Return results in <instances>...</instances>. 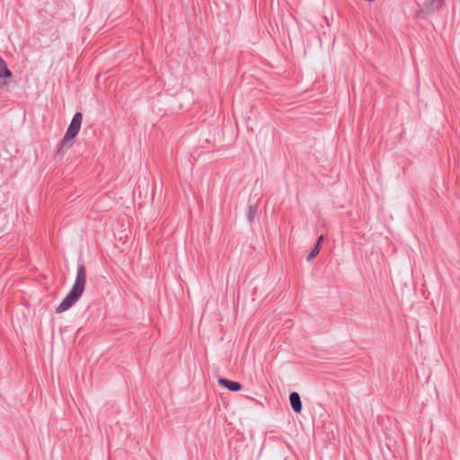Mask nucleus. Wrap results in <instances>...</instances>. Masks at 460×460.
<instances>
[{
    "label": "nucleus",
    "instance_id": "obj_1",
    "mask_svg": "<svg viewBox=\"0 0 460 460\" xmlns=\"http://www.w3.org/2000/svg\"><path fill=\"white\" fill-rule=\"evenodd\" d=\"M86 283V269L84 264L77 267L75 283L63 301L56 308V313L60 314L68 310L81 297Z\"/></svg>",
    "mask_w": 460,
    "mask_h": 460
},
{
    "label": "nucleus",
    "instance_id": "obj_3",
    "mask_svg": "<svg viewBox=\"0 0 460 460\" xmlns=\"http://www.w3.org/2000/svg\"><path fill=\"white\" fill-rule=\"evenodd\" d=\"M445 0H427L423 4L422 12L431 14L438 12L443 5Z\"/></svg>",
    "mask_w": 460,
    "mask_h": 460
},
{
    "label": "nucleus",
    "instance_id": "obj_9",
    "mask_svg": "<svg viewBox=\"0 0 460 460\" xmlns=\"http://www.w3.org/2000/svg\"><path fill=\"white\" fill-rule=\"evenodd\" d=\"M323 234H321V235L318 237V239H317V243H316V244H318V247H319V248H320V244H321V243L323 242Z\"/></svg>",
    "mask_w": 460,
    "mask_h": 460
},
{
    "label": "nucleus",
    "instance_id": "obj_7",
    "mask_svg": "<svg viewBox=\"0 0 460 460\" xmlns=\"http://www.w3.org/2000/svg\"><path fill=\"white\" fill-rule=\"evenodd\" d=\"M257 210H258L257 205H250L249 206L248 213H247V218H248L249 222L252 223L253 221L254 217L257 213Z\"/></svg>",
    "mask_w": 460,
    "mask_h": 460
},
{
    "label": "nucleus",
    "instance_id": "obj_8",
    "mask_svg": "<svg viewBox=\"0 0 460 460\" xmlns=\"http://www.w3.org/2000/svg\"><path fill=\"white\" fill-rule=\"evenodd\" d=\"M320 252V248L318 247V244H315L314 249L311 251V252L308 254L306 260L308 261H311L313 259H314Z\"/></svg>",
    "mask_w": 460,
    "mask_h": 460
},
{
    "label": "nucleus",
    "instance_id": "obj_5",
    "mask_svg": "<svg viewBox=\"0 0 460 460\" xmlns=\"http://www.w3.org/2000/svg\"><path fill=\"white\" fill-rule=\"evenodd\" d=\"M289 402H290L292 410L296 413H300L302 411V408H303L302 402H301V398H300V395L298 393L292 392L289 395Z\"/></svg>",
    "mask_w": 460,
    "mask_h": 460
},
{
    "label": "nucleus",
    "instance_id": "obj_2",
    "mask_svg": "<svg viewBox=\"0 0 460 460\" xmlns=\"http://www.w3.org/2000/svg\"><path fill=\"white\" fill-rule=\"evenodd\" d=\"M83 120V115L81 112H75L72 118V120L68 126V128L64 136V137L60 140L58 148V155H64L68 148L71 147V141L76 135L79 133L81 125Z\"/></svg>",
    "mask_w": 460,
    "mask_h": 460
},
{
    "label": "nucleus",
    "instance_id": "obj_6",
    "mask_svg": "<svg viewBox=\"0 0 460 460\" xmlns=\"http://www.w3.org/2000/svg\"><path fill=\"white\" fill-rule=\"evenodd\" d=\"M12 72L8 69L6 62L0 56V78H11Z\"/></svg>",
    "mask_w": 460,
    "mask_h": 460
},
{
    "label": "nucleus",
    "instance_id": "obj_4",
    "mask_svg": "<svg viewBox=\"0 0 460 460\" xmlns=\"http://www.w3.org/2000/svg\"><path fill=\"white\" fill-rule=\"evenodd\" d=\"M217 382L221 386L232 392H237L242 389V385L240 383L228 380L226 378L220 377Z\"/></svg>",
    "mask_w": 460,
    "mask_h": 460
}]
</instances>
